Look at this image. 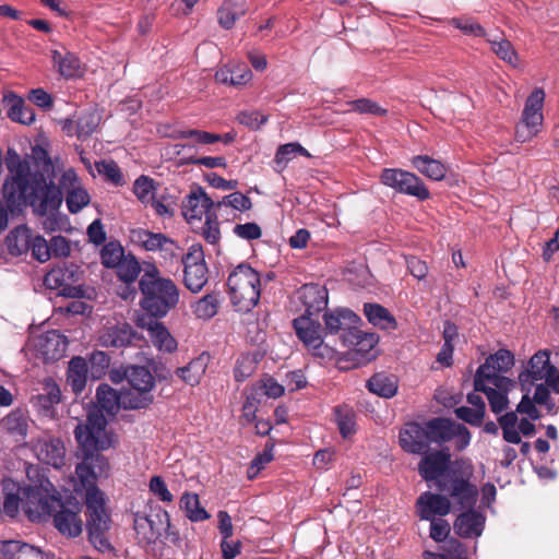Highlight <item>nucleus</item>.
<instances>
[{"label":"nucleus","instance_id":"obj_58","mask_svg":"<svg viewBox=\"0 0 559 559\" xmlns=\"http://www.w3.org/2000/svg\"><path fill=\"white\" fill-rule=\"evenodd\" d=\"M223 205L245 212L252 207V202L249 197L241 192H233L229 195L224 197L222 201L216 202V209H221Z\"/></svg>","mask_w":559,"mask_h":559},{"label":"nucleus","instance_id":"obj_21","mask_svg":"<svg viewBox=\"0 0 559 559\" xmlns=\"http://www.w3.org/2000/svg\"><path fill=\"white\" fill-rule=\"evenodd\" d=\"M399 444L409 454H423L429 450L425 424L408 421L400 429Z\"/></svg>","mask_w":559,"mask_h":559},{"label":"nucleus","instance_id":"obj_42","mask_svg":"<svg viewBox=\"0 0 559 559\" xmlns=\"http://www.w3.org/2000/svg\"><path fill=\"white\" fill-rule=\"evenodd\" d=\"M146 526L148 527V532L144 533L143 538L147 543H153L163 536V528L165 524L158 522L156 512L151 515H141L139 513L135 514L134 528L138 534H141V531Z\"/></svg>","mask_w":559,"mask_h":559},{"label":"nucleus","instance_id":"obj_13","mask_svg":"<svg viewBox=\"0 0 559 559\" xmlns=\"http://www.w3.org/2000/svg\"><path fill=\"white\" fill-rule=\"evenodd\" d=\"M421 455L418 463V474L425 481H436L443 479L449 471H451L453 463L449 449L427 451Z\"/></svg>","mask_w":559,"mask_h":559},{"label":"nucleus","instance_id":"obj_8","mask_svg":"<svg viewBox=\"0 0 559 559\" xmlns=\"http://www.w3.org/2000/svg\"><path fill=\"white\" fill-rule=\"evenodd\" d=\"M82 271L74 263H62L52 267L44 277L48 289L58 290V295L69 298H82L84 289L80 284Z\"/></svg>","mask_w":559,"mask_h":559},{"label":"nucleus","instance_id":"obj_10","mask_svg":"<svg viewBox=\"0 0 559 559\" xmlns=\"http://www.w3.org/2000/svg\"><path fill=\"white\" fill-rule=\"evenodd\" d=\"M513 366L514 355L509 349L500 348L486 358L474 377L478 378V383L480 378H484L496 388H506L507 384H513V381L502 376V373L508 372Z\"/></svg>","mask_w":559,"mask_h":559},{"label":"nucleus","instance_id":"obj_23","mask_svg":"<svg viewBox=\"0 0 559 559\" xmlns=\"http://www.w3.org/2000/svg\"><path fill=\"white\" fill-rule=\"evenodd\" d=\"M36 350L45 362L61 359L68 348V341L57 330L47 331L39 335L36 341Z\"/></svg>","mask_w":559,"mask_h":559},{"label":"nucleus","instance_id":"obj_5","mask_svg":"<svg viewBox=\"0 0 559 559\" xmlns=\"http://www.w3.org/2000/svg\"><path fill=\"white\" fill-rule=\"evenodd\" d=\"M227 287L230 301L237 311H250L260 300V274L247 263H240L230 272Z\"/></svg>","mask_w":559,"mask_h":559},{"label":"nucleus","instance_id":"obj_1","mask_svg":"<svg viewBox=\"0 0 559 559\" xmlns=\"http://www.w3.org/2000/svg\"><path fill=\"white\" fill-rule=\"evenodd\" d=\"M5 164L11 181L7 179L2 185V197L7 199L9 207L28 205L38 216L58 211L63 197L53 182L55 166L47 150L35 145L29 158L22 159L9 148Z\"/></svg>","mask_w":559,"mask_h":559},{"label":"nucleus","instance_id":"obj_51","mask_svg":"<svg viewBox=\"0 0 559 559\" xmlns=\"http://www.w3.org/2000/svg\"><path fill=\"white\" fill-rule=\"evenodd\" d=\"M155 190V180L145 175H141L133 183V193L145 206H147L148 203L152 202V200L156 197Z\"/></svg>","mask_w":559,"mask_h":559},{"label":"nucleus","instance_id":"obj_30","mask_svg":"<svg viewBox=\"0 0 559 559\" xmlns=\"http://www.w3.org/2000/svg\"><path fill=\"white\" fill-rule=\"evenodd\" d=\"M429 445L431 443L442 444L454 439L453 429L455 423L449 418L435 417L424 421Z\"/></svg>","mask_w":559,"mask_h":559},{"label":"nucleus","instance_id":"obj_19","mask_svg":"<svg viewBox=\"0 0 559 559\" xmlns=\"http://www.w3.org/2000/svg\"><path fill=\"white\" fill-rule=\"evenodd\" d=\"M130 239L146 251H160L164 257H175L179 250L177 242L162 233H153L144 228H134L130 231Z\"/></svg>","mask_w":559,"mask_h":559},{"label":"nucleus","instance_id":"obj_52","mask_svg":"<svg viewBox=\"0 0 559 559\" xmlns=\"http://www.w3.org/2000/svg\"><path fill=\"white\" fill-rule=\"evenodd\" d=\"M44 390V393L35 396V401L37 406L48 414L61 401V391L55 382H47Z\"/></svg>","mask_w":559,"mask_h":559},{"label":"nucleus","instance_id":"obj_32","mask_svg":"<svg viewBox=\"0 0 559 559\" xmlns=\"http://www.w3.org/2000/svg\"><path fill=\"white\" fill-rule=\"evenodd\" d=\"M555 366L550 365L549 353L539 350L528 361V369L521 372L519 379L522 383L532 379V381L543 380L548 377V371Z\"/></svg>","mask_w":559,"mask_h":559},{"label":"nucleus","instance_id":"obj_37","mask_svg":"<svg viewBox=\"0 0 559 559\" xmlns=\"http://www.w3.org/2000/svg\"><path fill=\"white\" fill-rule=\"evenodd\" d=\"M96 401L99 408L107 415H116L122 408L121 391H117L107 383H102L96 390Z\"/></svg>","mask_w":559,"mask_h":559},{"label":"nucleus","instance_id":"obj_7","mask_svg":"<svg viewBox=\"0 0 559 559\" xmlns=\"http://www.w3.org/2000/svg\"><path fill=\"white\" fill-rule=\"evenodd\" d=\"M60 492L47 481V485L27 487L22 499L23 510L32 522H45L60 507Z\"/></svg>","mask_w":559,"mask_h":559},{"label":"nucleus","instance_id":"obj_31","mask_svg":"<svg viewBox=\"0 0 559 559\" xmlns=\"http://www.w3.org/2000/svg\"><path fill=\"white\" fill-rule=\"evenodd\" d=\"M366 388L380 397L391 399L397 393L399 379L394 374L377 372L367 381Z\"/></svg>","mask_w":559,"mask_h":559},{"label":"nucleus","instance_id":"obj_29","mask_svg":"<svg viewBox=\"0 0 559 559\" xmlns=\"http://www.w3.org/2000/svg\"><path fill=\"white\" fill-rule=\"evenodd\" d=\"M487 379L474 377V389L476 392H483L489 402V406L492 413L500 414L508 408L509 399L508 392L513 384H507L506 388H491L487 385Z\"/></svg>","mask_w":559,"mask_h":559},{"label":"nucleus","instance_id":"obj_40","mask_svg":"<svg viewBox=\"0 0 559 559\" xmlns=\"http://www.w3.org/2000/svg\"><path fill=\"white\" fill-rule=\"evenodd\" d=\"M123 409H145L154 402V396L147 390H136L133 388L121 390Z\"/></svg>","mask_w":559,"mask_h":559},{"label":"nucleus","instance_id":"obj_12","mask_svg":"<svg viewBox=\"0 0 559 559\" xmlns=\"http://www.w3.org/2000/svg\"><path fill=\"white\" fill-rule=\"evenodd\" d=\"M183 283L192 293H199L207 283V266L204 261V252L200 246H191L182 257Z\"/></svg>","mask_w":559,"mask_h":559},{"label":"nucleus","instance_id":"obj_62","mask_svg":"<svg viewBox=\"0 0 559 559\" xmlns=\"http://www.w3.org/2000/svg\"><path fill=\"white\" fill-rule=\"evenodd\" d=\"M454 413L459 419L476 427L481 425L485 417V413H483L481 408L475 409L468 406L456 407Z\"/></svg>","mask_w":559,"mask_h":559},{"label":"nucleus","instance_id":"obj_44","mask_svg":"<svg viewBox=\"0 0 559 559\" xmlns=\"http://www.w3.org/2000/svg\"><path fill=\"white\" fill-rule=\"evenodd\" d=\"M117 277L126 283L132 284L136 281L141 273V264L136 257L129 252L124 255V258L119 262L118 266H115Z\"/></svg>","mask_w":559,"mask_h":559},{"label":"nucleus","instance_id":"obj_15","mask_svg":"<svg viewBox=\"0 0 559 559\" xmlns=\"http://www.w3.org/2000/svg\"><path fill=\"white\" fill-rule=\"evenodd\" d=\"M28 423L27 413L21 408L2 418V444L11 450L26 445Z\"/></svg>","mask_w":559,"mask_h":559},{"label":"nucleus","instance_id":"obj_50","mask_svg":"<svg viewBox=\"0 0 559 559\" xmlns=\"http://www.w3.org/2000/svg\"><path fill=\"white\" fill-rule=\"evenodd\" d=\"M180 501L190 521L201 522L210 518L206 510L201 507L199 496L197 493L186 492L182 495Z\"/></svg>","mask_w":559,"mask_h":559},{"label":"nucleus","instance_id":"obj_3","mask_svg":"<svg viewBox=\"0 0 559 559\" xmlns=\"http://www.w3.org/2000/svg\"><path fill=\"white\" fill-rule=\"evenodd\" d=\"M74 436L82 452V462L76 465L75 474L82 485L96 484V479L107 476L109 471L108 460L99 452L109 448L110 440L88 427H82V424L76 426Z\"/></svg>","mask_w":559,"mask_h":559},{"label":"nucleus","instance_id":"obj_24","mask_svg":"<svg viewBox=\"0 0 559 559\" xmlns=\"http://www.w3.org/2000/svg\"><path fill=\"white\" fill-rule=\"evenodd\" d=\"M298 295L305 308L302 316L317 317L328 307L329 293L322 285L306 284L299 289Z\"/></svg>","mask_w":559,"mask_h":559},{"label":"nucleus","instance_id":"obj_55","mask_svg":"<svg viewBox=\"0 0 559 559\" xmlns=\"http://www.w3.org/2000/svg\"><path fill=\"white\" fill-rule=\"evenodd\" d=\"M350 107L348 111H355L358 114H369L373 116H386L388 109L381 107L377 102L371 100L370 98H358L347 103Z\"/></svg>","mask_w":559,"mask_h":559},{"label":"nucleus","instance_id":"obj_57","mask_svg":"<svg viewBox=\"0 0 559 559\" xmlns=\"http://www.w3.org/2000/svg\"><path fill=\"white\" fill-rule=\"evenodd\" d=\"M451 24L455 28L460 29L463 34L468 36L485 37L487 35L486 29L471 17H454L451 20Z\"/></svg>","mask_w":559,"mask_h":559},{"label":"nucleus","instance_id":"obj_34","mask_svg":"<svg viewBox=\"0 0 559 559\" xmlns=\"http://www.w3.org/2000/svg\"><path fill=\"white\" fill-rule=\"evenodd\" d=\"M32 230L26 225L15 227L5 237V245L11 255L20 257L29 251Z\"/></svg>","mask_w":559,"mask_h":559},{"label":"nucleus","instance_id":"obj_26","mask_svg":"<svg viewBox=\"0 0 559 559\" xmlns=\"http://www.w3.org/2000/svg\"><path fill=\"white\" fill-rule=\"evenodd\" d=\"M465 510L454 521L453 530L462 538H473L481 535L485 527V516L475 508H462Z\"/></svg>","mask_w":559,"mask_h":559},{"label":"nucleus","instance_id":"obj_56","mask_svg":"<svg viewBox=\"0 0 559 559\" xmlns=\"http://www.w3.org/2000/svg\"><path fill=\"white\" fill-rule=\"evenodd\" d=\"M150 337L158 350H164L170 354L177 349V341L171 336L164 324L157 328Z\"/></svg>","mask_w":559,"mask_h":559},{"label":"nucleus","instance_id":"obj_54","mask_svg":"<svg viewBox=\"0 0 559 559\" xmlns=\"http://www.w3.org/2000/svg\"><path fill=\"white\" fill-rule=\"evenodd\" d=\"M98 126V117L94 112H84L76 120L75 135L79 140H87Z\"/></svg>","mask_w":559,"mask_h":559},{"label":"nucleus","instance_id":"obj_60","mask_svg":"<svg viewBox=\"0 0 559 559\" xmlns=\"http://www.w3.org/2000/svg\"><path fill=\"white\" fill-rule=\"evenodd\" d=\"M202 230H203L202 235L209 243H211V245L218 243V241L221 239V230H219V226H218L216 212L213 214H207V216L205 217V223H204Z\"/></svg>","mask_w":559,"mask_h":559},{"label":"nucleus","instance_id":"obj_17","mask_svg":"<svg viewBox=\"0 0 559 559\" xmlns=\"http://www.w3.org/2000/svg\"><path fill=\"white\" fill-rule=\"evenodd\" d=\"M62 193L66 191V203L72 214L79 213L88 205L91 198L88 192L82 187L80 178L73 168L64 170L57 186Z\"/></svg>","mask_w":559,"mask_h":559},{"label":"nucleus","instance_id":"obj_46","mask_svg":"<svg viewBox=\"0 0 559 559\" xmlns=\"http://www.w3.org/2000/svg\"><path fill=\"white\" fill-rule=\"evenodd\" d=\"M297 154L311 157V154L299 143L292 142L280 145L276 150L274 163L276 165V169L282 171Z\"/></svg>","mask_w":559,"mask_h":559},{"label":"nucleus","instance_id":"obj_28","mask_svg":"<svg viewBox=\"0 0 559 559\" xmlns=\"http://www.w3.org/2000/svg\"><path fill=\"white\" fill-rule=\"evenodd\" d=\"M53 67L58 73L66 80H72L82 76L83 68L78 56L66 49L51 50Z\"/></svg>","mask_w":559,"mask_h":559},{"label":"nucleus","instance_id":"obj_20","mask_svg":"<svg viewBox=\"0 0 559 559\" xmlns=\"http://www.w3.org/2000/svg\"><path fill=\"white\" fill-rule=\"evenodd\" d=\"M32 450L38 461L55 468H61L66 465V445L64 442L53 436H44L33 442Z\"/></svg>","mask_w":559,"mask_h":559},{"label":"nucleus","instance_id":"obj_22","mask_svg":"<svg viewBox=\"0 0 559 559\" xmlns=\"http://www.w3.org/2000/svg\"><path fill=\"white\" fill-rule=\"evenodd\" d=\"M216 202H214L200 186L191 189L182 202V214L186 219H201L203 215L215 213Z\"/></svg>","mask_w":559,"mask_h":559},{"label":"nucleus","instance_id":"obj_18","mask_svg":"<svg viewBox=\"0 0 559 559\" xmlns=\"http://www.w3.org/2000/svg\"><path fill=\"white\" fill-rule=\"evenodd\" d=\"M324 332L326 335H338L342 345L349 332H354L360 323V318L352 310L338 308L325 311L323 314Z\"/></svg>","mask_w":559,"mask_h":559},{"label":"nucleus","instance_id":"obj_2","mask_svg":"<svg viewBox=\"0 0 559 559\" xmlns=\"http://www.w3.org/2000/svg\"><path fill=\"white\" fill-rule=\"evenodd\" d=\"M139 290L141 308L155 318H164L179 302V288L173 280L162 277L154 264L144 270Z\"/></svg>","mask_w":559,"mask_h":559},{"label":"nucleus","instance_id":"obj_61","mask_svg":"<svg viewBox=\"0 0 559 559\" xmlns=\"http://www.w3.org/2000/svg\"><path fill=\"white\" fill-rule=\"evenodd\" d=\"M148 205L159 217L171 218L175 215L174 202L168 195H160L159 198L155 197Z\"/></svg>","mask_w":559,"mask_h":559},{"label":"nucleus","instance_id":"obj_43","mask_svg":"<svg viewBox=\"0 0 559 559\" xmlns=\"http://www.w3.org/2000/svg\"><path fill=\"white\" fill-rule=\"evenodd\" d=\"M206 370V359L203 356L192 359L187 366L178 368L177 374L189 385H197Z\"/></svg>","mask_w":559,"mask_h":559},{"label":"nucleus","instance_id":"obj_11","mask_svg":"<svg viewBox=\"0 0 559 559\" xmlns=\"http://www.w3.org/2000/svg\"><path fill=\"white\" fill-rule=\"evenodd\" d=\"M81 504L73 497H68L60 502L51 515L53 525L58 532L68 537H78L83 531L81 519Z\"/></svg>","mask_w":559,"mask_h":559},{"label":"nucleus","instance_id":"obj_16","mask_svg":"<svg viewBox=\"0 0 559 559\" xmlns=\"http://www.w3.org/2000/svg\"><path fill=\"white\" fill-rule=\"evenodd\" d=\"M143 341L144 337L127 322L105 326L98 336L99 344L107 348L140 347Z\"/></svg>","mask_w":559,"mask_h":559},{"label":"nucleus","instance_id":"obj_4","mask_svg":"<svg viewBox=\"0 0 559 559\" xmlns=\"http://www.w3.org/2000/svg\"><path fill=\"white\" fill-rule=\"evenodd\" d=\"M85 488L86 532L88 542L99 552H111L110 543L111 519L105 508L104 493L96 484L82 485Z\"/></svg>","mask_w":559,"mask_h":559},{"label":"nucleus","instance_id":"obj_27","mask_svg":"<svg viewBox=\"0 0 559 559\" xmlns=\"http://www.w3.org/2000/svg\"><path fill=\"white\" fill-rule=\"evenodd\" d=\"M2 103H5L7 116L13 122L24 126H31L36 120L34 109L26 104V100L13 92H8L2 96Z\"/></svg>","mask_w":559,"mask_h":559},{"label":"nucleus","instance_id":"obj_63","mask_svg":"<svg viewBox=\"0 0 559 559\" xmlns=\"http://www.w3.org/2000/svg\"><path fill=\"white\" fill-rule=\"evenodd\" d=\"M29 250L32 251V257L39 262H46L50 259V248L43 236H33Z\"/></svg>","mask_w":559,"mask_h":559},{"label":"nucleus","instance_id":"obj_49","mask_svg":"<svg viewBox=\"0 0 559 559\" xmlns=\"http://www.w3.org/2000/svg\"><path fill=\"white\" fill-rule=\"evenodd\" d=\"M126 254L122 245L117 240H111L105 243L100 249V261L105 267L114 269L119 265V262Z\"/></svg>","mask_w":559,"mask_h":559},{"label":"nucleus","instance_id":"obj_6","mask_svg":"<svg viewBox=\"0 0 559 559\" xmlns=\"http://www.w3.org/2000/svg\"><path fill=\"white\" fill-rule=\"evenodd\" d=\"M463 461L456 460L451 471L437 483V488L445 492L462 508H475L478 500V488L471 483L473 475L471 466H463Z\"/></svg>","mask_w":559,"mask_h":559},{"label":"nucleus","instance_id":"obj_35","mask_svg":"<svg viewBox=\"0 0 559 559\" xmlns=\"http://www.w3.org/2000/svg\"><path fill=\"white\" fill-rule=\"evenodd\" d=\"M88 365L81 356L73 357L68 367L67 383L75 394H80L87 382Z\"/></svg>","mask_w":559,"mask_h":559},{"label":"nucleus","instance_id":"obj_38","mask_svg":"<svg viewBox=\"0 0 559 559\" xmlns=\"http://www.w3.org/2000/svg\"><path fill=\"white\" fill-rule=\"evenodd\" d=\"M412 165L421 175L436 181L442 180L447 175L445 166L438 159L428 155H416L412 158Z\"/></svg>","mask_w":559,"mask_h":559},{"label":"nucleus","instance_id":"obj_36","mask_svg":"<svg viewBox=\"0 0 559 559\" xmlns=\"http://www.w3.org/2000/svg\"><path fill=\"white\" fill-rule=\"evenodd\" d=\"M364 313L373 326L382 330H395L397 328L394 316L379 304H365Z\"/></svg>","mask_w":559,"mask_h":559},{"label":"nucleus","instance_id":"obj_41","mask_svg":"<svg viewBox=\"0 0 559 559\" xmlns=\"http://www.w3.org/2000/svg\"><path fill=\"white\" fill-rule=\"evenodd\" d=\"M246 13L247 7L245 2L226 1L217 10V21L223 28L230 29L236 21Z\"/></svg>","mask_w":559,"mask_h":559},{"label":"nucleus","instance_id":"obj_53","mask_svg":"<svg viewBox=\"0 0 559 559\" xmlns=\"http://www.w3.org/2000/svg\"><path fill=\"white\" fill-rule=\"evenodd\" d=\"M491 46V50L504 62L509 63L512 67L518 66L519 57L516 51L514 50L512 44L504 38L501 39H487Z\"/></svg>","mask_w":559,"mask_h":559},{"label":"nucleus","instance_id":"obj_48","mask_svg":"<svg viewBox=\"0 0 559 559\" xmlns=\"http://www.w3.org/2000/svg\"><path fill=\"white\" fill-rule=\"evenodd\" d=\"M219 300L217 294H207L195 301L191 308L193 313L203 320L212 319L218 311Z\"/></svg>","mask_w":559,"mask_h":559},{"label":"nucleus","instance_id":"obj_59","mask_svg":"<svg viewBox=\"0 0 559 559\" xmlns=\"http://www.w3.org/2000/svg\"><path fill=\"white\" fill-rule=\"evenodd\" d=\"M110 357L102 350H94L90 356V369L94 378H100L109 368Z\"/></svg>","mask_w":559,"mask_h":559},{"label":"nucleus","instance_id":"obj_25","mask_svg":"<svg viewBox=\"0 0 559 559\" xmlns=\"http://www.w3.org/2000/svg\"><path fill=\"white\" fill-rule=\"evenodd\" d=\"M416 508L418 516L428 521L433 520L435 515L444 516L449 514L451 502L447 496L426 491L418 497Z\"/></svg>","mask_w":559,"mask_h":559},{"label":"nucleus","instance_id":"obj_9","mask_svg":"<svg viewBox=\"0 0 559 559\" xmlns=\"http://www.w3.org/2000/svg\"><path fill=\"white\" fill-rule=\"evenodd\" d=\"M380 182L399 193L415 197L419 201H426L430 198V191L424 181L414 173L401 168L382 169Z\"/></svg>","mask_w":559,"mask_h":559},{"label":"nucleus","instance_id":"obj_47","mask_svg":"<svg viewBox=\"0 0 559 559\" xmlns=\"http://www.w3.org/2000/svg\"><path fill=\"white\" fill-rule=\"evenodd\" d=\"M335 421L343 438L355 433L356 413L348 405H340L334 408Z\"/></svg>","mask_w":559,"mask_h":559},{"label":"nucleus","instance_id":"obj_64","mask_svg":"<svg viewBox=\"0 0 559 559\" xmlns=\"http://www.w3.org/2000/svg\"><path fill=\"white\" fill-rule=\"evenodd\" d=\"M28 100L33 103L38 108L49 111L53 107V98L52 96L46 92L44 88H33L28 92L27 96Z\"/></svg>","mask_w":559,"mask_h":559},{"label":"nucleus","instance_id":"obj_33","mask_svg":"<svg viewBox=\"0 0 559 559\" xmlns=\"http://www.w3.org/2000/svg\"><path fill=\"white\" fill-rule=\"evenodd\" d=\"M545 100V92L543 88L536 87L532 91L525 102L522 119L533 127H540L543 123V105Z\"/></svg>","mask_w":559,"mask_h":559},{"label":"nucleus","instance_id":"obj_39","mask_svg":"<svg viewBox=\"0 0 559 559\" xmlns=\"http://www.w3.org/2000/svg\"><path fill=\"white\" fill-rule=\"evenodd\" d=\"M379 342V337L376 333H367L359 329V326L349 332L345 338L344 347H348L356 353L367 354L369 353Z\"/></svg>","mask_w":559,"mask_h":559},{"label":"nucleus","instance_id":"obj_14","mask_svg":"<svg viewBox=\"0 0 559 559\" xmlns=\"http://www.w3.org/2000/svg\"><path fill=\"white\" fill-rule=\"evenodd\" d=\"M293 326L297 337L313 355L324 357L325 352H331V348L323 343L322 328L318 320L308 316H300L293 320Z\"/></svg>","mask_w":559,"mask_h":559},{"label":"nucleus","instance_id":"obj_45","mask_svg":"<svg viewBox=\"0 0 559 559\" xmlns=\"http://www.w3.org/2000/svg\"><path fill=\"white\" fill-rule=\"evenodd\" d=\"M128 383L130 388L152 392L155 388V378L146 367L132 365L129 366Z\"/></svg>","mask_w":559,"mask_h":559}]
</instances>
